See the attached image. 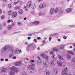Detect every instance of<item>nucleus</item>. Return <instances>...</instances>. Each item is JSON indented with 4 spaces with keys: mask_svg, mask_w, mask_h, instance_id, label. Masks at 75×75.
I'll return each instance as SVG.
<instances>
[{
    "mask_svg": "<svg viewBox=\"0 0 75 75\" xmlns=\"http://www.w3.org/2000/svg\"><path fill=\"white\" fill-rule=\"evenodd\" d=\"M35 66L33 65H30L28 66V68L30 70H34L35 69Z\"/></svg>",
    "mask_w": 75,
    "mask_h": 75,
    "instance_id": "nucleus-1",
    "label": "nucleus"
},
{
    "mask_svg": "<svg viewBox=\"0 0 75 75\" xmlns=\"http://www.w3.org/2000/svg\"><path fill=\"white\" fill-rule=\"evenodd\" d=\"M68 69V67H66L64 69L62 70V74L63 75H67V69Z\"/></svg>",
    "mask_w": 75,
    "mask_h": 75,
    "instance_id": "nucleus-2",
    "label": "nucleus"
},
{
    "mask_svg": "<svg viewBox=\"0 0 75 75\" xmlns=\"http://www.w3.org/2000/svg\"><path fill=\"white\" fill-rule=\"evenodd\" d=\"M47 7V5L45 4H40L39 5V7L40 8L42 9L46 7Z\"/></svg>",
    "mask_w": 75,
    "mask_h": 75,
    "instance_id": "nucleus-3",
    "label": "nucleus"
},
{
    "mask_svg": "<svg viewBox=\"0 0 75 75\" xmlns=\"http://www.w3.org/2000/svg\"><path fill=\"white\" fill-rule=\"evenodd\" d=\"M37 57L38 59H39L38 61V64L39 65H40L42 63V60L40 59L41 58H40V57H39V56H37Z\"/></svg>",
    "mask_w": 75,
    "mask_h": 75,
    "instance_id": "nucleus-4",
    "label": "nucleus"
},
{
    "mask_svg": "<svg viewBox=\"0 0 75 75\" xmlns=\"http://www.w3.org/2000/svg\"><path fill=\"white\" fill-rule=\"evenodd\" d=\"M14 65L15 66H20L23 65V63H22V62L19 61L15 63Z\"/></svg>",
    "mask_w": 75,
    "mask_h": 75,
    "instance_id": "nucleus-5",
    "label": "nucleus"
},
{
    "mask_svg": "<svg viewBox=\"0 0 75 75\" xmlns=\"http://www.w3.org/2000/svg\"><path fill=\"white\" fill-rule=\"evenodd\" d=\"M12 16L13 18H16L17 16V13L16 12H14L12 13Z\"/></svg>",
    "mask_w": 75,
    "mask_h": 75,
    "instance_id": "nucleus-6",
    "label": "nucleus"
},
{
    "mask_svg": "<svg viewBox=\"0 0 75 75\" xmlns=\"http://www.w3.org/2000/svg\"><path fill=\"white\" fill-rule=\"evenodd\" d=\"M32 5V2L31 1H29L26 4V6L28 8L30 7Z\"/></svg>",
    "mask_w": 75,
    "mask_h": 75,
    "instance_id": "nucleus-7",
    "label": "nucleus"
},
{
    "mask_svg": "<svg viewBox=\"0 0 75 75\" xmlns=\"http://www.w3.org/2000/svg\"><path fill=\"white\" fill-rule=\"evenodd\" d=\"M53 72L55 74H58V70L57 68H54L53 69Z\"/></svg>",
    "mask_w": 75,
    "mask_h": 75,
    "instance_id": "nucleus-8",
    "label": "nucleus"
},
{
    "mask_svg": "<svg viewBox=\"0 0 75 75\" xmlns=\"http://www.w3.org/2000/svg\"><path fill=\"white\" fill-rule=\"evenodd\" d=\"M55 13V9L54 8H52L50 9V14H53Z\"/></svg>",
    "mask_w": 75,
    "mask_h": 75,
    "instance_id": "nucleus-9",
    "label": "nucleus"
},
{
    "mask_svg": "<svg viewBox=\"0 0 75 75\" xmlns=\"http://www.w3.org/2000/svg\"><path fill=\"white\" fill-rule=\"evenodd\" d=\"M72 8H67L66 10V11L67 13H70L72 11Z\"/></svg>",
    "mask_w": 75,
    "mask_h": 75,
    "instance_id": "nucleus-10",
    "label": "nucleus"
},
{
    "mask_svg": "<svg viewBox=\"0 0 75 75\" xmlns=\"http://www.w3.org/2000/svg\"><path fill=\"white\" fill-rule=\"evenodd\" d=\"M8 46H6L4 47V49H2V51H7L8 50Z\"/></svg>",
    "mask_w": 75,
    "mask_h": 75,
    "instance_id": "nucleus-11",
    "label": "nucleus"
},
{
    "mask_svg": "<svg viewBox=\"0 0 75 75\" xmlns=\"http://www.w3.org/2000/svg\"><path fill=\"white\" fill-rule=\"evenodd\" d=\"M57 64L58 65L59 67H62V64L61 62H58Z\"/></svg>",
    "mask_w": 75,
    "mask_h": 75,
    "instance_id": "nucleus-12",
    "label": "nucleus"
},
{
    "mask_svg": "<svg viewBox=\"0 0 75 75\" xmlns=\"http://www.w3.org/2000/svg\"><path fill=\"white\" fill-rule=\"evenodd\" d=\"M7 29L8 30H11L12 29V26L11 25H8L7 27Z\"/></svg>",
    "mask_w": 75,
    "mask_h": 75,
    "instance_id": "nucleus-13",
    "label": "nucleus"
},
{
    "mask_svg": "<svg viewBox=\"0 0 75 75\" xmlns=\"http://www.w3.org/2000/svg\"><path fill=\"white\" fill-rule=\"evenodd\" d=\"M58 57L59 58V59H61V60H62V61H64V59L61 57V56H60V55H58Z\"/></svg>",
    "mask_w": 75,
    "mask_h": 75,
    "instance_id": "nucleus-14",
    "label": "nucleus"
},
{
    "mask_svg": "<svg viewBox=\"0 0 75 75\" xmlns=\"http://www.w3.org/2000/svg\"><path fill=\"white\" fill-rule=\"evenodd\" d=\"M40 21H35L33 23V24H40Z\"/></svg>",
    "mask_w": 75,
    "mask_h": 75,
    "instance_id": "nucleus-15",
    "label": "nucleus"
},
{
    "mask_svg": "<svg viewBox=\"0 0 75 75\" xmlns=\"http://www.w3.org/2000/svg\"><path fill=\"white\" fill-rule=\"evenodd\" d=\"M13 13V11L12 10H10L8 12V14L9 16H11L12 14Z\"/></svg>",
    "mask_w": 75,
    "mask_h": 75,
    "instance_id": "nucleus-16",
    "label": "nucleus"
},
{
    "mask_svg": "<svg viewBox=\"0 0 75 75\" xmlns=\"http://www.w3.org/2000/svg\"><path fill=\"white\" fill-rule=\"evenodd\" d=\"M32 8L33 9H35V4H32Z\"/></svg>",
    "mask_w": 75,
    "mask_h": 75,
    "instance_id": "nucleus-17",
    "label": "nucleus"
},
{
    "mask_svg": "<svg viewBox=\"0 0 75 75\" xmlns=\"http://www.w3.org/2000/svg\"><path fill=\"white\" fill-rule=\"evenodd\" d=\"M59 48L61 49V50H62V49H64V45H62L59 46Z\"/></svg>",
    "mask_w": 75,
    "mask_h": 75,
    "instance_id": "nucleus-18",
    "label": "nucleus"
},
{
    "mask_svg": "<svg viewBox=\"0 0 75 75\" xmlns=\"http://www.w3.org/2000/svg\"><path fill=\"white\" fill-rule=\"evenodd\" d=\"M23 13V11L22 9H20L19 11V13L20 14H22Z\"/></svg>",
    "mask_w": 75,
    "mask_h": 75,
    "instance_id": "nucleus-19",
    "label": "nucleus"
},
{
    "mask_svg": "<svg viewBox=\"0 0 75 75\" xmlns=\"http://www.w3.org/2000/svg\"><path fill=\"white\" fill-rule=\"evenodd\" d=\"M59 7L56 8L55 9V13H58L59 11Z\"/></svg>",
    "mask_w": 75,
    "mask_h": 75,
    "instance_id": "nucleus-20",
    "label": "nucleus"
},
{
    "mask_svg": "<svg viewBox=\"0 0 75 75\" xmlns=\"http://www.w3.org/2000/svg\"><path fill=\"white\" fill-rule=\"evenodd\" d=\"M21 7L20 6H16L15 7V10H20V9Z\"/></svg>",
    "mask_w": 75,
    "mask_h": 75,
    "instance_id": "nucleus-21",
    "label": "nucleus"
},
{
    "mask_svg": "<svg viewBox=\"0 0 75 75\" xmlns=\"http://www.w3.org/2000/svg\"><path fill=\"white\" fill-rule=\"evenodd\" d=\"M58 50L57 48L55 47L53 48V51L56 52L58 51Z\"/></svg>",
    "mask_w": 75,
    "mask_h": 75,
    "instance_id": "nucleus-22",
    "label": "nucleus"
},
{
    "mask_svg": "<svg viewBox=\"0 0 75 75\" xmlns=\"http://www.w3.org/2000/svg\"><path fill=\"white\" fill-rule=\"evenodd\" d=\"M67 52L69 54H71L72 55H74V53L72 51H68Z\"/></svg>",
    "mask_w": 75,
    "mask_h": 75,
    "instance_id": "nucleus-23",
    "label": "nucleus"
},
{
    "mask_svg": "<svg viewBox=\"0 0 75 75\" xmlns=\"http://www.w3.org/2000/svg\"><path fill=\"white\" fill-rule=\"evenodd\" d=\"M46 72L47 75H50V73L49 72V71L47 70H46Z\"/></svg>",
    "mask_w": 75,
    "mask_h": 75,
    "instance_id": "nucleus-24",
    "label": "nucleus"
},
{
    "mask_svg": "<svg viewBox=\"0 0 75 75\" xmlns=\"http://www.w3.org/2000/svg\"><path fill=\"white\" fill-rule=\"evenodd\" d=\"M43 64L45 65L46 68H47V67L48 66V64H47V63H46V62L45 61H43Z\"/></svg>",
    "mask_w": 75,
    "mask_h": 75,
    "instance_id": "nucleus-25",
    "label": "nucleus"
},
{
    "mask_svg": "<svg viewBox=\"0 0 75 75\" xmlns=\"http://www.w3.org/2000/svg\"><path fill=\"white\" fill-rule=\"evenodd\" d=\"M11 70L13 71V70H15L16 69V67H12L10 68Z\"/></svg>",
    "mask_w": 75,
    "mask_h": 75,
    "instance_id": "nucleus-26",
    "label": "nucleus"
},
{
    "mask_svg": "<svg viewBox=\"0 0 75 75\" xmlns=\"http://www.w3.org/2000/svg\"><path fill=\"white\" fill-rule=\"evenodd\" d=\"M50 63L52 65H55V64H54V60L51 61Z\"/></svg>",
    "mask_w": 75,
    "mask_h": 75,
    "instance_id": "nucleus-27",
    "label": "nucleus"
},
{
    "mask_svg": "<svg viewBox=\"0 0 75 75\" xmlns=\"http://www.w3.org/2000/svg\"><path fill=\"white\" fill-rule=\"evenodd\" d=\"M59 11H60V13H63V12H64V11H63V10H62V8H60Z\"/></svg>",
    "mask_w": 75,
    "mask_h": 75,
    "instance_id": "nucleus-28",
    "label": "nucleus"
},
{
    "mask_svg": "<svg viewBox=\"0 0 75 75\" xmlns=\"http://www.w3.org/2000/svg\"><path fill=\"white\" fill-rule=\"evenodd\" d=\"M10 74L11 75H15V74L13 71L10 72Z\"/></svg>",
    "mask_w": 75,
    "mask_h": 75,
    "instance_id": "nucleus-29",
    "label": "nucleus"
},
{
    "mask_svg": "<svg viewBox=\"0 0 75 75\" xmlns=\"http://www.w3.org/2000/svg\"><path fill=\"white\" fill-rule=\"evenodd\" d=\"M7 22L8 23H13V20H11L10 19L8 20V21H7Z\"/></svg>",
    "mask_w": 75,
    "mask_h": 75,
    "instance_id": "nucleus-30",
    "label": "nucleus"
},
{
    "mask_svg": "<svg viewBox=\"0 0 75 75\" xmlns=\"http://www.w3.org/2000/svg\"><path fill=\"white\" fill-rule=\"evenodd\" d=\"M19 2H20L19 0H18L17 2H14V3H13V4H14V5H16V4H18Z\"/></svg>",
    "mask_w": 75,
    "mask_h": 75,
    "instance_id": "nucleus-31",
    "label": "nucleus"
},
{
    "mask_svg": "<svg viewBox=\"0 0 75 75\" xmlns=\"http://www.w3.org/2000/svg\"><path fill=\"white\" fill-rule=\"evenodd\" d=\"M13 56H14V54H11L9 55V58H12Z\"/></svg>",
    "mask_w": 75,
    "mask_h": 75,
    "instance_id": "nucleus-32",
    "label": "nucleus"
},
{
    "mask_svg": "<svg viewBox=\"0 0 75 75\" xmlns=\"http://www.w3.org/2000/svg\"><path fill=\"white\" fill-rule=\"evenodd\" d=\"M13 48H14L13 47H9V50H13Z\"/></svg>",
    "mask_w": 75,
    "mask_h": 75,
    "instance_id": "nucleus-33",
    "label": "nucleus"
},
{
    "mask_svg": "<svg viewBox=\"0 0 75 75\" xmlns=\"http://www.w3.org/2000/svg\"><path fill=\"white\" fill-rule=\"evenodd\" d=\"M18 25H23V24L21 22H18Z\"/></svg>",
    "mask_w": 75,
    "mask_h": 75,
    "instance_id": "nucleus-34",
    "label": "nucleus"
},
{
    "mask_svg": "<svg viewBox=\"0 0 75 75\" xmlns=\"http://www.w3.org/2000/svg\"><path fill=\"white\" fill-rule=\"evenodd\" d=\"M15 72H16V73H17V72H19V70L18 69H16L15 70Z\"/></svg>",
    "mask_w": 75,
    "mask_h": 75,
    "instance_id": "nucleus-35",
    "label": "nucleus"
},
{
    "mask_svg": "<svg viewBox=\"0 0 75 75\" xmlns=\"http://www.w3.org/2000/svg\"><path fill=\"white\" fill-rule=\"evenodd\" d=\"M41 57H42L43 58H44L45 57V54L44 53L42 54H41Z\"/></svg>",
    "mask_w": 75,
    "mask_h": 75,
    "instance_id": "nucleus-36",
    "label": "nucleus"
},
{
    "mask_svg": "<svg viewBox=\"0 0 75 75\" xmlns=\"http://www.w3.org/2000/svg\"><path fill=\"white\" fill-rule=\"evenodd\" d=\"M1 18L2 19H4L5 18V16L4 15H2L1 16Z\"/></svg>",
    "mask_w": 75,
    "mask_h": 75,
    "instance_id": "nucleus-37",
    "label": "nucleus"
},
{
    "mask_svg": "<svg viewBox=\"0 0 75 75\" xmlns=\"http://www.w3.org/2000/svg\"><path fill=\"white\" fill-rule=\"evenodd\" d=\"M6 71H7V69H6L5 68H4L3 69V70H2V71L3 72H6Z\"/></svg>",
    "mask_w": 75,
    "mask_h": 75,
    "instance_id": "nucleus-38",
    "label": "nucleus"
},
{
    "mask_svg": "<svg viewBox=\"0 0 75 75\" xmlns=\"http://www.w3.org/2000/svg\"><path fill=\"white\" fill-rule=\"evenodd\" d=\"M71 62H75V58H74V59L71 61Z\"/></svg>",
    "mask_w": 75,
    "mask_h": 75,
    "instance_id": "nucleus-39",
    "label": "nucleus"
},
{
    "mask_svg": "<svg viewBox=\"0 0 75 75\" xmlns=\"http://www.w3.org/2000/svg\"><path fill=\"white\" fill-rule=\"evenodd\" d=\"M8 7L9 8H11V4H8Z\"/></svg>",
    "mask_w": 75,
    "mask_h": 75,
    "instance_id": "nucleus-40",
    "label": "nucleus"
},
{
    "mask_svg": "<svg viewBox=\"0 0 75 75\" xmlns=\"http://www.w3.org/2000/svg\"><path fill=\"white\" fill-rule=\"evenodd\" d=\"M63 38H64V40H65L67 38V37L66 36L64 35L63 36Z\"/></svg>",
    "mask_w": 75,
    "mask_h": 75,
    "instance_id": "nucleus-41",
    "label": "nucleus"
},
{
    "mask_svg": "<svg viewBox=\"0 0 75 75\" xmlns=\"http://www.w3.org/2000/svg\"><path fill=\"white\" fill-rule=\"evenodd\" d=\"M11 25L12 26V27H14L15 26V24L14 23H12L11 24Z\"/></svg>",
    "mask_w": 75,
    "mask_h": 75,
    "instance_id": "nucleus-42",
    "label": "nucleus"
},
{
    "mask_svg": "<svg viewBox=\"0 0 75 75\" xmlns=\"http://www.w3.org/2000/svg\"><path fill=\"white\" fill-rule=\"evenodd\" d=\"M24 7L25 10H26V11H27V8H26V6H24Z\"/></svg>",
    "mask_w": 75,
    "mask_h": 75,
    "instance_id": "nucleus-43",
    "label": "nucleus"
},
{
    "mask_svg": "<svg viewBox=\"0 0 75 75\" xmlns=\"http://www.w3.org/2000/svg\"><path fill=\"white\" fill-rule=\"evenodd\" d=\"M18 53V51H17V50H15V54H17Z\"/></svg>",
    "mask_w": 75,
    "mask_h": 75,
    "instance_id": "nucleus-44",
    "label": "nucleus"
},
{
    "mask_svg": "<svg viewBox=\"0 0 75 75\" xmlns=\"http://www.w3.org/2000/svg\"><path fill=\"white\" fill-rule=\"evenodd\" d=\"M19 4H21V5H22L23 4V3H22V1H19Z\"/></svg>",
    "mask_w": 75,
    "mask_h": 75,
    "instance_id": "nucleus-45",
    "label": "nucleus"
},
{
    "mask_svg": "<svg viewBox=\"0 0 75 75\" xmlns=\"http://www.w3.org/2000/svg\"><path fill=\"white\" fill-rule=\"evenodd\" d=\"M68 58L69 59H70V58H71V57L70 56H69V54H68Z\"/></svg>",
    "mask_w": 75,
    "mask_h": 75,
    "instance_id": "nucleus-46",
    "label": "nucleus"
},
{
    "mask_svg": "<svg viewBox=\"0 0 75 75\" xmlns=\"http://www.w3.org/2000/svg\"><path fill=\"white\" fill-rule=\"evenodd\" d=\"M3 12V11H2V10L1 9H0V14H1Z\"/></svg>",
    "mask_w": 75,
    "mask_h": 75,
    "instance_id": "nucleus-47",
    "label": "nucleus"
},
{
    "mask_svg": "<svg viewBox=\"0 0 75 75\" xmlns=\"http://www.w3.org/2000/svg\"><path fill=\"white\" fill-rule=\"evenodd\" d=\"M16 56H14L12 58L13 59H16Z\"/></svg>",
    "mask_w": 75,
    "mask_h": 75,
    "instance_id": "nucleus-48",
    "label": "nucleus"
},
{
    "mask_svg": "<svg viewBox=\"0 0 75 75\" xmlns=\"http://www.w3.org/2000/svg\"><path fill=\"white\" fill-rule=\"evenodd\" d=\"M37 40H41V38L38 37L37 38Z\"/></svg>",
    "mask_w": 75,
    "mask_h": 75,
    "instance_id": "nucleus-49",
    "label": "nucleus"
},
{
    "mask_svg": "<svg viewBox=\"0 0 75 75\" xmlns=\"http://www.w3.org/2000/svg\"><path fill=\"white\" fill-rule=\"evenodd\" d=\"M45 58L46 59H48V57L47 56L46 57H45Z\"/></svg>",
    "mask_w": 75,
    "mask_h": 75,
    "instance_id": "nucleus-50",
    "label": "nucleus"
},
{
    "mask_svg": "<svg viewBox=\"0 0 75 75\" xmlns=\"http://www.w3.org/2000/svg\"><path fill=\"white\" fill-rule=\"evenodd\" d=\"M31 62H35L34 60H31Z\"/></svg>",
    "mask_w": 75,
    "mask_h": 75,
    "instance_id": "nucleus-51",
    "label": "nucleus"
},
{
    "mask_svg": "<svg viewBox=\"0 0 75 75\" xmlns=\"http://www.w3.org/2000/svg\"><path fill=\"white\" fill-rule=\"evenodd\" d=\"M50 54H54V52H50Z\"/></svg>",
    "mask_w": 75,
    "mask_h": 75,
    "instance_id": "nucleus-52",
    "label": "nucleus"
},
{
    "mask_svg": "<svg viewBox=\"0 0 75 75\" xmlns=\"http://www.w3.org/2000/svg\"><path fill=\"white\" fill-rule=\"evenodd\" d=\"M7 0H3L2 1H4V2H7Z\"/></svg>",
    "mask_w": 75,
    "mask_h": 75,
    "instance_id": "nucleus-53",
    "label": "nucleus"
},
{
    "mask_svg": "<svg viewBox=\"0 0 75 75\" xmlns=\"http://www.w3.org/2000/svg\"><path fill=\"white\" fill-rule=\"evenodd\" d=\"M2 28V26L1 25H0V30Z\"/></svg>",
    "mask_w": 75,
    "mask_h": 75,
    "instance_id": "nucleus-54",
    "label": "nucleus"
},
{
    "mask_svg": "<svg viewBox=\"0 0 75 75\" xmlns=\"http://www.w3.org/2000/svg\"><path fill=\"white\" fill-rule=\"evenodd\" d=\"M51 39H52V38H49V41H51Z\"/></svg>",
    "mask_w": 75,
    "mask_h": 75,
    "instance_id": "nucleus-55",
    "label": "nucleus"
},
{
    "mask_svg": "<svg viewBox=\"0 0 75 75\" xmlns=\"http://www.w3.org/2000/svg\"><path fill=\"white\" fill-rule=\"evenodd\" d=\"M1 61H4V59L3 58H2V59H1Z\"/></svg>",
    "mask_w": 75,
    "mask_h": 75,
    "instance_id": "nucleus-56",
    "label": "nucleus"
},
{
    "mask_svg": "<svg viewBox=\"0 0 75 75\" xmlns=\"http://www.w3.org/2000/svg\"><path fill=\"white\" fill-rule=\"evenodd\" d=\"M5 61H8V59H5Z\"/></svg>",
    "mask_w": 75,
    "mask_h": 75,
    "instance_id": "nucleus-57",
    "label": "nucleus"
},
{
    "mask_svg": "<svg viewBox=\"0 0 75 75\" xmlns=\"http://www.w3.org/2000/svg\"><path fill=\"white\" fill-rule=\"evenodd\" d=\"M39 16H42V13H39Z\"/></svg>",
    "mask_w": 75,
    "mask_h": 75,
    "instance_id": "nucleus-58",
    "label": "nucleus"
},
{
    "mask_svg": "<svg viewBox=\"0 0 75 75\" xmlns=\"http://www.w3.org/2000/svg\"><path fill=\"white\" fill-rule=\"evenodd\" d=\"M28 40H30V39H31V38H30V37H28Z\"/></svg>",
    "mask_w": 75,
    "mask_h": 75,
    "instance_id": "nucleus-59",
    "label": "nucleus"
},
{
    "mask_svg": "<svg viewBox=\"0 0 75 75\" xmlns=\"http://www.w3.org/2000/svg\"><path fill=\"white\" fill-rule=\"evenodd\" d=\"M44 39L45 40H47V38L45 37L44 38Z\"/></svg>",
    "mask_w": 75,
    "mask_h": 75,
    "instance_id": "nucleus-60",
    "label": "nucleus"
},
{
    "mask_svg": "<svg viewBox=\"0 0 75 75\" xmlns=\"http://www.w3.org/2000/svg\"><path fill=\"white\" fill-rule=\"evenodd\" d=\"M28 36H30V37H31V36H32V35H32V34H30V35H28Z\"/></svg>",
    "mask_w": 75,
    "mask_h": 75,
    "instance_id": "nucleus-61",
    "label": "nucleus"
},
{
    "mask_svg": "<svg viewBox=\"0 0 75 75\" xmlns=\"http://www.w3.org/2000/svg\"><path fill=\"white\" fill-rule=\"evenodd\" d=\"M6 31H4V34H6Z\"/></svg>",
    "mask_w": 75,
    "mask_h": 75,
    "instance_id": "nucleus-62",
    "label": "nucleus"
},
{
    "mask_svg": "<svg viewBox=\"0 0 75 75\" xmlns=\"http://www.w3.org/2000/svg\"><path fill=\"white\" fill-rule=\"evenodd\" d=\"M38 50H40V47H38Z\"/></svg>",
    "mask_w": 75,
    "mask_h": 75,
    "instance_id": "nucleus-63",
    "label": "nucleus"
},
{
    "mask_svg": "<svg viewBox=\"0 0 75 75\" xmlns=\"http://www.w3.org/2000/svg\"><path fill=\"white\" fill-rule=\"evenodd\" d=\"M19 52H21V50H19Z\"/></svg>",
    "mask_w": 75,
    "mask_h": 75,
    "instance_id": "nucleus-64",
    "label": "nucleus"
}]
</instances>
